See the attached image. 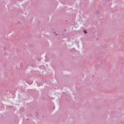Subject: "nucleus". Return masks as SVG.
Segmentation results:
<instances>
[{
  "mask_svg": "<svg viewBox=\"0 0 124 124\" xmlns=\"http://www.w3.org/2000/svg\"><path fill=\"white\" fill-rule=\"evenodd\" d=\"M84 33H87V31H84Z\"/></svg>",
  "mask_w": 124,
  "mask_h": 124,
  "instance_id": "1",
  "label": "nucleus"
}]
</instances>
